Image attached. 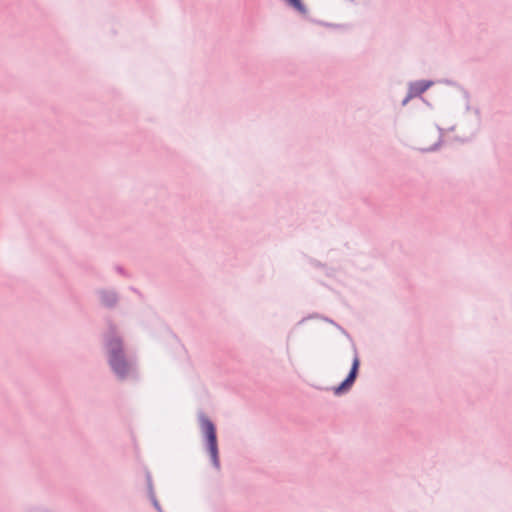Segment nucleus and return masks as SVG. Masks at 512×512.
Masks as SVG:
<instances>
[{"mask_svg": "<svg viewBox=\"0 0 512 512\" xmlns=\"http://www.w3.org/2000/svg\"><path fill=\"white\" fill-rule=\"evenodd\" d=\"M201 429L205 434L208 442V449L211 455L213 464L218 467L219 466V458H218V446H217V437H216V429L214 424L206 417L201 418Z\"/></svg>", "mask_w": 512, "mask_h": 512, "instance_id": "obj_1", "label": "nucleus"}, {"mask_svg": "<svg viewBox=\"0 0 512 512\" xmlns=\"http://www.w3.org/2000/svg\"><path fill=\"white\" fill-rule=\"evenodd\" d=\"M359 365H360L359 358L357 356H355L353 359V364H352V368H351L349 375L339 386L334 388L335 395H340L342 392H344L345 390H348L352 386V384L354 383V381L356 379Z\"/></svg>", "mask_w": 512, "mask_h": 512, "instance_id": "obj_2", "label": "nucleus"}, {"mask_svg": "<svg viewBox=\"0 0 512 512\" xmlns=\"http://www.w3.org/2000/svg\"><path fill=\"white\" fill-rule=\"evenodd\" d=\"M110 364L113 370L120 376L125 375V373L128 371L127 363L119 353H112L110 358Z\"/></svg>", "mask_w": 512, "mask_h": 512, "instance_id": "obj_3", "label": "nucleus"}, {"mask_svg": "<svg viewBox=\"0 0 512 512\" xmlns=\"http://www.w3.org/2000/svg\"><path fill=\"white\" fill-rule=\"evenodd\" d=\"M431 85L432 82L430 81H418L414 83L410 88V96H418L424 93Z\"/></svg>", "mask_w": 512, "mask_h": 512, "instance_id": "obj_4", "label": "nucleus"}, {"mask_svg": "<svg viewBox=\"0 0 512 512\" xmlns=\"http://www.w3.org/2000/svg\"><path fill=\"white\" fill-rule=\"evenodd\" d=\"M287 2L300 12H304L305 8L300 0H287Z\"/></svg>", "mask_w": 512, "mask_h": 512, "instance_id": "obj_5", "label": "nucleus"}]
</instances>
